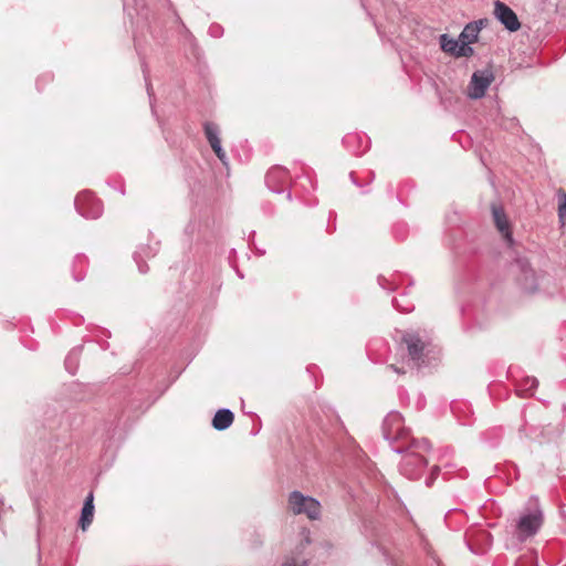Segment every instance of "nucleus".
Masks as SVG:
<instances>
[{"label":"nucleus","instance_id":"obj_24","mask_svg":"<svg viewBox=\"0 0 566 566\" xmlns=\"http://www.w3.org/2000/svg\"><path fill=\"white\" fill-rule=\"evenodd\" d=\"M221 31H222V29H221V27H220V25H218V24H212V25H210V28H209V33H210L212 36H214V38H218V36L221 34Z\"/></svg>","mask_w":566,"mask_h":566},{"label":"nucleus","instance_id":"obj_8","mask_svg":"<svg viewBox=\"0 0 566 566\" xmlns=\"http://www.w3.org/2000/svg\"><path fill=\"white\" fill-rule=\"evenodd\" d=\"M290 179L287 169L282 166H274L266 172L265 184L271 191L282 193L285 187L290 185Z\"/></svg>","mask_w":566,"mask_h":566},{"label":"nucleus","instance_id":"obj_11","mask_svg":"<svg viewBox=\"0 0 566 566\" xmlns=\"http://www.w3.org/2000/svg\"><path fill=\"white\" fill-rule=\"evenodd\" d=\"M439 42L442 51L454 57H470L474 53L473 48L462 45L459 39L450 38L446 33L440 35Z\"/></svg>","mask_w":566,"mask_h":566},{"label":"nucleus","instance_id":"obj_1","mask_svg":"<svg viewBox=\"0 0 566 566\" xmlns=\"http://www.w3.org/2000/svg\"><path fill=\"white\" fill-rule=\"evenodd\" d=\"M430 450L428 440L410 439L405 444L392 447V451L403 454L402 462L400 463V473L410 480L418 479L428 461L426 453Z\"/></svg>","mask_w":566,"mask_h":566},{"label":"nucleus","instance_id":"obj_3","mask_svg":"<svg viewBox=\"0 0 566 566\" xmlns=\"http://www.w3.org/2000/svg\"><path fill=\"white\" fill-rule=\"evenodd\" d=\"M287 507L294 515H306L312 521L318 520L322 514L321 502L300 491H292L289 494Z\"/></svg>","mask_w":566,"mask_h":566},{"label":"nucleus","instance_id":"obj_20","mask_svg":"<svg viewBox=\"0 0 566 566\" xmlns=\"http://www.w3.org/2000/svg\"><path fill=\"white\" fill-rule=\"evenodd\" d=\"M538 385V381L534 377H527L524 379L523 388L521 390L532 394V390L535 389Z\"/></svg>","mask_w":566,"mask_h":566},{"label":"nucleus","instance_id":"obj_12","mask_svg":"<svg viewBox=\"0 0 566 566\" xmlns=\"http://www.w3.org/2000/svg\"><path fill=\"white\" fill-rule=\"evenodd\" d=\"M310 544V532L303 531V538L300 545L291 555H287L283 562V566H306L307 557L304 555L305 546Z\"/></svg>","mask_w":566,"mask_h":566},{"label":"nucleus","instance_id":"obj_14","mask_svg":"<svg viewBox=\"0 0 566 566\" xmlns=\"http://www.w3.org/2000/svg\"><path fill=\"white\" fill-rule=\"evenodd\" d=\"M492 216L497 230L509 240H512L509 221L502 207L492 205Z\"/></svg>","mask_w":566,"mask_h":566},{"label":"nucleus","instance_id":"obj_31","mask_svg":"<svg viewBox=\"0 0 566 566\" xmlns=\"http://www.w3.org/2000/svg\"><path fill=\"white\" fill-rule=\"evenodd\" d=\"M291 196H292V195H291V191L289 190V191H287V199H291Z\"/></svg>","mask_w":566,"mask_h":566},{"label":"nucleus","instance_id":"obj_13","mask_svg":"<svg viewBox=\"0 0 566 566\" xmlns=\"http://www.w3.org/2000/svg\"><path fill=\"white\" fill-rule=\"evenodd\" d=\"M483 21H474L468 23L459 35V41L462 45H471L478 41L479 34L482 29Z\"/></svg>","mask_w":566,"mask_h":566},{"label":"nucleus","instance_id":"obj_25","mask_svg":"<svg viewBox=\"0 0 566 566\" xmlns=\"http://www.w3.org/2000/svg\"><path fill=\"white\" fill-rule=\"evenodd\" d=\"M439 470L440 469L437 465L432 468L431 476L429 479H427V481H426V484L428 486H430L432 484V481H433L434 476L438 474Z\"/></svg>","mask_w":566,"mask_h":566},{"label":"nucleus","instance_id":"obj_10","mask_svg":"<svg viewBox=\"0 0 566 566\" xmlns=\"http://www.w3.org/2000/svg\"><path fill=\"white\" fill-rule=\"evenodd\" d=\"M494 15L510 32H515L521 28L516 13L500 0L494 2Z\"/></svg>","mask_w":566,"mask_h":566},{"label":"nucleus","instance_id":"obj_9","mask_svg":"<svg viewBox=\"0 0 566 566\" xmlns=\"http://www.w3.org/2000/svg\"><path fill=\"white\" fill-rule=\"evenodd\" d=\"M514 266L518 271V284L521 289L527 293H533L537 290V282L534 270L525 259L516 260Z\"/></svg>","mask_w":566,"mask_h":566},{"label":"nucleus","instance_id":"obj_4","mask_svg":"<svg viewBox=\"0 0 566 566\" xmlns=\"http://www.w3.org/2000/svg\"><path fill=\"white\" fill-rule=\"evenodd\" d=\"M382 434L390 443L401 441L402 444H405L410 441L408 439V430L403 426V418L398 411H390L385 417L382 422Z\"/></svg>","mask_w":566,"mask_h":566},{"label":"nucleus","instance_id":"obj_19","mask_svg":"<svg viewBox=\"0 0 566 566\" xmlns=\"http://www.w3.org/2000/svg\"><path fill=\"white\" fill-rule=\"evenodd\" d=\"M559 197V206H558V218L559 221L564 224L566 220V193L564 191L558 192Z\"/></svg>","mask_w":566,"mask_h":566},{"label":"nucleus","instance_id":"obj_22","mask_svg":"<svg viewBox=\"0 0 566 566\" xmlns=\"http://www.w3.org/2000/svg\"><path fill=\"white\" fill-rule=\"evenodd\" d=\"M394 306L398 310H400L401 312H411L413 310V305L412 304H407V305H401L399 303V300L398 298H395L394 300Z\"/></svg>","mask_w":566,"mask_h":566},{"label":"nucleus","instance_id":"obj_23","mask_svg":"<svg viewBox=\"0 0 566 566\" xmlns=\"http://www.w3.org/2000/svg\"><path fill=\"white\" fill-rule=\"evenodd\" d=\"M138 258H139V253L137 252V253H135L134 259H135V261H136V263H137V265H138V270H139V272H140V273H147V271H148V266H147V264H145V263H140V262H139V260H138Z\"/></svg>","mask_w":566,"mask_h":566},{"label":"nucleus","instance_id":"obj_5","mask_svg":"<svg viewBox=\"0 0 566 566\" xmlns=\"http://www.w3.org/2000/svg\"><path fill=\"white\" fill-rule=\"evenodd\" d=\"M402 340L407 345L410 359L417 367H422L428 364L426 358L431 352L429 343L423 342L416 333L405 334Z\"/></svg>","mask_w":566,"mask_h":566},{"label":"nucleus","instance_id":"obj_21","mask_svg":"<svg viewBox=\"0 0 566 566\" xmlns=\"http://www.w3.org/2000/svg\"><path fill=\"white\" fill-rule=\"evenodd\" d=\"M212 150L214 151L216 156L220 159V161L223 165L228 164L227 155H226L224 150L222 149L221 145L212 147Z\"/></svg>","mask_w":566,"mask_h":566},{"label":"nucleus","instance_id":"obj_2","mask_svg":"<svg viewBox=\"0 0 566 566\" xmlns=\"http://www.w3.org/2000/svg\"><path fill=\"white\" fill-rule=\"evenodd\" d=\"M543 524V512L535 505L523 510L514 523V535L521 542L537 534Z\"/></svg>","mask_w":566,"mask_h":566},{"label":"nucleus","instance_id":"obj_27","mask_svg":"<svg viewBox=\"0 0 566 566\" xmlns=\"http://www.w3.org/2000/svg\"><path fill=\"white\" fill-rule=\"evenodd\" d=\"M143 72H144V75H145V80H147V74H146L145 67L143 69ZM146 82H148V81H146ZM147 92L150 95V84L149 83H147Z\"/></svg>","mask_w":566,"mask_h":566},{"label":"nucleus","instance_id":"obj_30","mask_svg":"<svg viewBox=\"0 0 566 566\" xmlns=\"http://www.w3.org/2000/svg\"><path fill=\"white\" fill-rule=\"evenodd\" d=\"M524 562L521 559L516 566H523Z\"/></svg>","mask_w":566,"mask_h":566},{"label":"nucleus","instance_id":"obj_6","mask_svg":"<svg viewBox=\"0 0 566 566\" xmlns=\"http://www.w3.org/2000/svg\"><path fill=\"white\" fill-rule=\"evenodd\" d=\"M74 206L86 219H97L103 211L101 201L91 191L80 192L74 200Z\"/></svg>","mask_w":566,"mask_h":566},{"label":"nucleus","instance_id":"obj_18","mask_svg":"<svg viewBox=\"0 0 566 566\" xmlns=\"http://www.w3.org/2000/svg\"><path fill=\"white\" fill-rule=\"evenodd\" d=\"M81 348H73L65 358V367L70 374H75Z\"/></svg>","mask_w":566,"mask_h":566},{"label":"nucleus","instance_id":"obj_15","mask_svg":"<svg viewBox=\"0 0 566 566\" xmlns=\"http://www.w3.org/2000/svg\"><path fill=\"white\" fill-rule=\"evenodd\" d=\"M93 493L91 492L86 499H85V502H84V505H83V509H82V512H81V517H80V522H78V525L80 527L82 528V531H86L87 527L91 525L92 521H93V517H94V504H93Z\"/></svg>","mask_w":566,"mask_h":566},{"label":"nucleus","instance_id":"obj_29","mask_svg":"<svg viewBox=\"0 0 566 566\" xmlns=\"http://www.w3.org/2000/svg\"><path fill=\"white\" fill-rule=\"evenodd\" d=\"M350 178H352V180H353V182H354V184H356L357 186H359V185L355 181V179H354V174H350Z\"/></svg>","mask_w":566,"mask_h":566},{"label":"nucleus","instance_id":"obj_26","mask_svg":"<svg viewBox=\"0 0 566 566\" xmlns=\"http://www.w3.org/2000/svg\"><path fill=\"white\" fill-rule=\"evenodd\" d=\"M85 261H86V258L84 255H81V254L76 255L75 260H74L75 263H80V264L84 263Z\"/></svg>","mask_w":566,"mask_h":566},{"label":"nucleus","instance_id":"obj_16","mask_svg":"<svg viewBox=\"0 0 566 566\" xmlns=\"http://www.w3.org/2000/svg\"><path fill=\"white\" fill-rule=\"evenodd\" d=\"M233 420L234 415L230 409H219L212 419V426L216 430L222 431L228 429Z\"/></svg>","mask_w":566,"mask_h":566},{"label":"nucleus","instance_id":"obj_28","mask_svg":"<svg viewBox=\"0 0 566 566\" xmlns=\"http://www.w3.org/2000/svg\"><path fill=\"white\" fill-rule=\"evenodd\" d=\"M82 279H83L82 276L74 275L75 281H81Z\"/></svg>","mask_w":566,"mask_h":566},{"label":"nucleus","instance_id":"obj_7","mask_svg":"<svg viewBox=\"0 0 566 566\" xmlns=\"http://www.w3.org/2000/svg\"><path fill=\"white\" fill-rule=\"evenodd\" d=\"M493 80L492 72L488 70L475 71L468 86V96L472 99L482 98Z\"/></svg>","mask_w":566,"mask_h":566},{"label":"nucleus","instance_id":"obj_17","mask_svg":"<svg viewBox=\"0 0 566 566\" xmlns=\"http://www.w3.org/2000/svg\"><path fill=\"white\" fill-rule=\"evenodd\" d=\"M203 129H205V135H206L211 148L214 146L221 145V139L219 137L220 129L217 124H214L212 122H206L203 125Z\"/></svg>","mask_w":566,"mask_h":566}]
</instances>
